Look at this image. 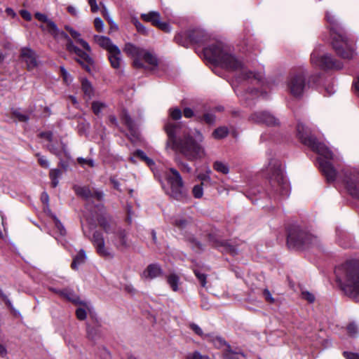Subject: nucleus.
Here are the masks:
<instances>
[{"mask_svg": "<svg viewBox=\"0 0 359 359\" xmlns=\"http://www.w3.org/2000/svg\"><path fill=\"white\" fill-rule=\"evenodd\" d=\"M77 162L83 167L88 165V167L93 168L95 166L94 161L92 158H84L82 157H79L77 158Z\"/></svg>", "mask_w": 359, "mask_h": 359, "instance_id": "37998d69", "label": "nucleus"}, {"mask_svg": "<svg viewBox=\"0 0 359 359\" xmlns=\"http://www.w3.org/2000/svg\"><path fill=\"white\" fill-rule=\"evenodd\" d=\"M98 223L107 233H114L116 231V224L109 217H101L98 219Z\"/></svg>", "mask_w": 359, "mask_h": 359, "instance_id": "4be33fe9", "label": "nucleus"}, {"mask_svg": "<svg viewBox=\"0 0 359 359\" xmlns=\"http://www.w3.org/2000/svg\"><path fill=\"white\" fill-rule=\"evenodd\" d=\"M36 156L39 157L38 158V161H39V165L44 168H49V162L48 161L46 158L45 156H41L39 153L36 154Z\"/></svg>", "mask_w": 359, "mask_h": 359, "instance_id": "5fc2aeb1", "label": "nucleus"}, {"mask_svg": "<svg viewBox=\"0 0 359 359\" xmlns=\"http://www.w3.org/2000/svg\"><path fill=\"white\" fill-rule=\"evenodd\" d=\"M62 297L67 299L69 302H72L76 304H78L79 302V298L76 296L74 292L69 289H63L62 292H61Z\"/></svg>", "mask_w": 359, "mask_h": 359, "instance_id": "c85d7f7f", "label": "nucleus"}, {"mask_svg": "<svg viewBox=\"0 0 359 359\" xmlns=\"http://www.w3.org/2000/svg\"><path fill=\"white\" fill-rule=\"evenodd\" d=\"M313 65L323 70L340 69L342 65L337 62L330 54L323 53L315 50L311 55Z\"/></svg>", "mask_w": 359, "mask_h": 359, "instance_id": "1a4fd4ad", "label": "nucleus"}, {"mask_svg": "<svg viewBox=\"0 0 359 359\" xmlns=\"http://www.w3.org/2000/svg\"><path fill=\"white\" fill-rule=\"evenodd\" d=\"M20 57L22 60L26 63L28 71H32L37 67L39 64L38 55L32 49L28 47L22 48Z\"/></svg>", "mask_w": 359, "mask_h": 359, "instance_id": "f3484780", "label": "nucleus"}, {"mask_svg": "<svg viewBox=\"0 0 359 359\" xmlns=\"http://www.w3.org/2000/svg\"><path fill=\"white\" fill-rule=\"evenodd\" d=\"M94 25L95 29L98 32H102L104 29V22L100 18H96L94 20Z\"/></svg>", "mask_w": 359, "mask_h": 359, "instance_id": "680f3d73", "label": "nucleus"}, {"mask_svg": "<svg viewBox=\"0 0 359 359\" xmlns=\"http://www.w3.org/2000/svg\"><path fill=\"white\" fill-rule=\"evenodd\" d=\"M212 342L214 344V345L217 347V348H221L224 345H227L228 346H229L226 342L222 338V337H215L213 339H212Z\"/></svg>", "mask_w": 359, "mask_h": 359, "instance_id": "13d9d810", "label": "nucleus"}, {"mask_svg": "<svg viewBox=\"0 0 359 359\" xmlns=\"http://www.w3.org/2000/svg\"><path fill=\"white\" fill-rule=\"evenodd\" d=\"M316 241V237L299 226H294L289 231L287 240V245L293 248L309 246Z\"/></svg>", "mask_w": 359, "mask_h": 359, "instance_id": "0eeeda50", "label": "nucleus"}, {"mask_svg": "<svg viewBox=\"0 0 359 359\" xmlns=\"http://www.w3.org/2000/svg\"><path fill=\"white\" fill-rule=\"evenodd\" d=\"M195 52L207 60L220 65L229 71L240 72L239 79H253L260 82L264 76L262 73L247 71L242 60L236 57L231 51L229 46H194Z\"/></svg>", "mask_w": 359, "mask_h": 359, "instance_id": "f257e3e1", "label": "nucleus"}, {"mask_svg": "<svg viewBox=\"0 0 359 359\" xmlns=\"http://www.w3.org/2000/svg\"><path fill=\"white\" fill-rule=\"evenodd\" d=\"M107 107V104L104 102L100 101H94L92 102V110L93 113L100 116L103 109Z\"/></svg>", "mask_w": 359, "mask_h": 359, "instance_id": "c9c22d12", "label": "nucleus"}, {"mask_svg": "<svg viewBox=\"0 0 359 359\" xmlns=\"http://www.w3.org/2000/svg\"><path fill=\"white\" fill-rule=\"evenodd\" d=\"M194 273L199 280L201 285L203 287H205L207 283L206 279H207V275L202 273L199 269H194Z\"/></svg>", "mask_w": 359, "mask_h": 359, "instance_id": "58836bf2", "label": "nucleus"}, {"mask_svg": "<svg viewBox=\"0 0 359 359\" xmlns=\"http://www.w3.org/2000/svg\"><path fill=\"white\" fill-rule=\"evenodd\" d=\"M169 114L173 120H179L182 117V111L179 108L170 109Z\"/></svg>", "mask_w": 359, "mask_h": 359, "instance_id": "8fccbe9b", "label": "nucleus"}, {"mask_svg": "<svg viewBox=\"0 0 359 359\" xmlns=\"http://www.w3.org/2000/svg\"><path fill=\"white\" fill-rule=\"evenodd\" d=\"M123 121L128 126V128L129 129L132 130L133 128V127H134L133 121L128 114L123 113Z\"/></svg>", "mask_w": 359, "mask_h": 359, "instance_id": "864d4df0", "label": "nucleus"}, {"mask_svg": "<svg viewBox=\"0 0 359 359\" xmlns=\"http://www.w3.org/2000/svg\"><path fill=\"white\" fill-rule=\"evenodd\" d=\"M163 275V269L158 264H150L143 271L142 278L145 279H154Z\"/></svg>", "mask_w": 359, "mask_h": 359, "instance_id": "aec40b11", "label": "nucleus"}, {"mask_svg": "<svg viewBox=\"0 0 359 359\" xmlns=\"http://www.w3.org/2000/svg\"><path fill=\"white\" fill-rule=\"evenodd\" d=\"M65 29L70 34L71 36L81 45H88L86 41L81 38V34L69 25L65 26Z\"/></svg>", "mask_w": 359, "mask_h": 359, "instance_id": "7c9ffc66", "label": "nucleus"}, {"mask_svg": "<svg viewBox=\"0 0 359 359\" xmlns=\"http://www.w3.org/2000/svg\"><path fill=\"white\" fill-rule=\"evenodd\" d=\"M229 130L226 127H219L215 129L212 133V136L215 139H222L227 136Z\"/></svg>", "mask_w": 359, "mask_h": 359, "instance_id": "4c0bfd02", "label": "nucleus"}, {"mask_svg": "<svg viewBox=\"0 0 359 359\" xmlns=\"http://www.w3.org/2000/svg\"><path fill=\"white\" fill-rule=\"evenodd\" d=\"M335 273L344 293L359 301V261H347L336 269Z\"/></svg>", "mask_w": 359, "mask_h": 359, "instance_id": "20e7f679", "label": "nucleus"}, {"mask_svg": "<svg viewBox=\"0 0 359 359\" xmlns=\"http://www.w3.org/2000/svg\"><path fill=\"white\" fill-rule=\"evenodd\" d=\"M114 233L111 242L117 250L125 252L130 247L131 242L128 232L123 229H118Z\"/></svg>", "mask_w": 359, "mask_h": 359, "instance_id": "ddd939ff", "label": "nucleus"}, {"mask_svg": "<svg viewBox=\"0 0 359 359\" xmlns=\"http://www.w3.org/2000/svg\"><path fill=\"white\" fill-rule=\"evenodd\" d=\"M142 20L150 22L152 25L165 32H170V26L168 22L161 21V14L157 11H150L147 13H142L140 15Z\"/></svg>", "mask_w": 359, "mask_h": 359, "instance_id": "2eb2a0df", "label": "nucleus"}, {"mask_svg": "<svg viewBox=\"0 0 359 359\" xmlns=\"http://www.w3.org/2000/svg\"><path fill=\"white\" fill-rule=\"evenodd\" d=\"M92 242L96 248L97 252L104 257H113L111 250L105 246V241L102 233L95 231L93 234Z\"/></svg>", "mask_w": 359, "mask_h": 359, "instance_id": "dca6fc26", "label": "nucleus"}, {"mask_svg": "<svg viewBox=\"0 0 359 359\" xmlns=\"http://www.w3.org/2000/svg\"><path fill=\"white\" fill-rule=\"evenodd\" d=\"M185 359H210L207 355H202L199 351H196L187 354Z\"/></svg>", "mask_w": 359, "mask_h": 359, "instance_id": "a19ab883", "label": "nucleus"}, {"mask_svg": "<svg viewBox=\"0 0 359 359\" xmlns=\"http://www.w3.org/2000/svg\"><path fill=\"white\" fill-rule=\"evenodd\" d=\"M263 297L267 302L270 304L275 303V299L272 297L271 293L268 289H264L263 290Z\"/></svg>", "mask_w": 359, "mask_h": 359, "instance_id": "6e6d98bb", "label": "nucleus"}, {"mask_svg": "<svg viewBox=\"0 0 359 359\" xmlns=\"http://www.w3.org/2000/svg\"><path fill=\"white\" fill-rule=\"evenodd\" d=\"M74 189L78 196L83 197L85 199H90L93 196L92 192L87 187L74 186Z\"/></svg>", "mask_w": 359, "mask_h": 359, "instance_id": "c756f323", "label": "nucleus"}, {"mask_svg": "<svg viewBox=\"0 0 359 359\" xmlns=\"http://www.w3.org/2000/svg\"><path fill=\"white\" fill-rule=\"evenodd\" d=\"M55 226L60 236H65L66 235V230L65 227L57 218H55Z\"/></svg>", "mask_w": 359, "mask_h": 359, "instance_id": "09e8293b", "label": "nucleus"}, {"mask_svg": "<svg viewBox=\"0 0 359 359\" xmlns=\"http://www.w3.org/2000/svg\"><path fill=\"white\" fill-rule=\"evenodd\" d=\"M204 36L203 32L198 29L189 30L188 33V37L191 43H201L203 41Z\"/></svg>", "mask_w": 359, "mask_h": 359, "instance_id": "cd10ccee", "label": "nucleus"}, {"mask_svg": "<svg viewBox=\"0 0 359 359\" xmlns=\"http://www.w3.org/2000/svg\"><path fill=\"white\" fill-rule=\"evenodd\" d=\"M108 52V57L111 66L118 69L121 63V53L118 46H104Z\"/></svg>", "mask_w": 359, "mask_h": 359, "instance_id": "6ab92c4d", "label": "nucleus"}, {"mask_svg": "<svg viewBox=\"0 0 359 359\" xmlns=\"http://www.w3.org/2000/svg\"><path fill=\"white\" fill-rule=\"evenodd\" d=\"M48 32L55 38H63L67 39L68 41H69V45H72V42L71 41L69 36L65 32L60 30L54 22H49Z\"/></svg>", "mask_w": 359, "mask_h": 359, "instance_id": "b1692460", "label": "nucleus"}, {"mask_svg": "<svg viewBox=\"0 0 359 359\" xmlns=\"http://www.w3.org/2000/svg\"><path fill=\"white\" fill-rule=\"evenodd\" d=\"M165 180L169 185L166 191L168 195L171 198L183 201L188 198V192L184 187L182 177L180 172L174 168H170L165 172Z\"/></svg>", "mask_w": 359, "mask_h": 359, "instance_id": "423d86ee", "label": "nucleus"}, {"mask_svg": "<svg viewBox=\"0 0 359 359\" xmlns=\"http://www.w3.org/2000/svg\"><path fill=\"white\" fill-rule=\"evenodd\" d=\"M192 193L196 198H201L203 194V189L201 184L195 185L193 187Z\"/></svg>", "mask_w": 359, "mask_h": 359, "instance_id": "c03bdc74", "label": "nucleus"}, {"mask_svg": "<svg viewBox=\"0 0 359 359\" xmlns=\"http://www.w3.org/2000/svg\"><path fill=\"white\" fill-rule=\"evenodd\" d=\"M87 334L88 337L90 339H94L95 336L97 335V330L93 327H91L88 324H87Z\"/></svg>", "mask_w": 359, "mask_h": 359, "instance_id": "69168bd1", "label": "nucleus"}, {"mask_svg": "<svg viewBox=\"0 0 359 359\" xmlns=\"http://www.w3.org/2000/svg\"><path fill=\"white\" fill-rule=\"evenodd\" d=\"M189 327L198 336L201 337H208L209 334H204L202 329L196 324L191 323L189 325Z\"/></svg>", "mask_w": 359, "mask_h": 359, "instance_id": "de8ad7c7", "label": "nucleus"}, {"mask_svg": "<svg viewBox=\"0 0 359 359\" xmlns=\"http://www.w3.org/2000/svg\"><path fill=\"white\" fill-rule=\"evenodd\" d=\"M326 20L330 24V35L333 41V44L350 43L349 39L346 34L337 28V23L334 16L331 15L329 13H326Z\"/></svg>", "mask_w": 359, "mask_h": 359, "instance_id": "f8f14e48", "label": "nucleus"}, {"mask_svg": "<svg viewBox=\"0 0 359 359\" xmlns=\"http://www.w3.org/2000/svg\"><path fill=\"white\" fill-rule=\"evenodd\" d=\"M302 297L309 303H313L315 301L314 295L308 291H303L302 292Z\"/></svg>", "mask_w": 359, "mask_h": 359, "instance_id": "4d7b16f0", "label": "nucleus"}, {"mask_svg": "<svg viewBox=\"0 0 359 359\" xmlns=\"http://www.w3.org/2000/svg\"><path fill=\"white\" fill-rule=\"evenodd\" d=\"M346 186L348 193L359 199V172H351L346 177Z\"/></svg>", "mask_w": 359, "mask_h": 359, "instance_id": "a211bd4d", "label": "nucleus"}, {"mask_svg": "<svg viewBox=\"0 0 359 359\" xmlns=\"http://www.w3.org/2000/svg\"><path fill=\"white\" fill-rule=\"evenodd\" d=\"M13 115L20 121L26 122L29 120V116L25 114H22L20 111H15L13 112Z\"/></svg>", "mask_w": 359, "mask_h": 359, "instance_id": "e2e57ef3", "label": "nucleus"}, {"mask_svg": "<svg viewBox=\"0 0 359 359\" xmlns=\"http://www.w3.org/2000/svg\"><path fill=\"white\" fill-rule=\"evenodd\" d=\"M174 161L182 172L187 173H190L191 172L192 169L189 165L184 163L180 157L175 156Z\"/></svg>", "mask_w": 359, "mask_h": 359, "instance_id": "e433bc0d", "label": "nucleus"}, {"mask_svg": "<svg viewBox=\"0 0 359 359\" xmlns=\"http://www.w3.org/2000/svg\"><path fill=\"white\" fill-rule=\"evenodd\" d=\"M60 72H61V74L62 76L64 81L66 83H69L72 81V80L70 74L62 67H60Z\"/></svg>", "mask_w": 359, "mask_h": 359, "instance_id": "bf43d9fd", "label": "nucleus"}, {"mask_svg": "<svg viewBox=\"0 0 359 359\" xmlns=\"http://www.w3.org/2000/svg\"><path fill=\"white\" fill-rule=\"evenodd\" d=\"M81 88L84 95L88 97V99H90L93 95V88L91 83L87 79H83L82 81Z\"/></svg>", "mask_w": 359, "mask_h": 359, "instance_id": "473e14b6", "label": "nucleus"}, {"mask_svg": "<svg viewBox=\"0 0 359 359\" xmlns=\"http://www.w3.org/2000/svg\"><path fill=\"white\" fill-rule=\"evenodd\" d=\"M167 283L172 288L174 292H177L179 290V285L180 283V276L175 273H171L166 277Z\"/></svg>", "mask_w": 359, "mask_h": 359, "instance_id": "bb28decb", "label": "nucleus"}, {"mask_svg": "<svg viewBox=\"0 0 359 359\" xmlns=\"http://www.w3.org/2000/svg\"><path fill=\"white\" fill-rule=\"evenodd\" d=\"M347 331L350 335L355 337L358 332V327L355 324L351 323L347 327Z\"/></svg>", "mask_w": 359, "mask_h": 359, "instance_id": "052dcab7", "label": "nucleus"}, {"mask_svg": "<svg viewBox=\"0 0 359 359\" xmlns=\"http://www.w3.org/2000/svg\"><path fill=\"white\" fill-rule=\"evenodd\" d=\"M249 120L253 123L265 124L267 126L279 125L278 119L268 111L255 112L250 116Z\"/></svg>", "mask_w": 359, "mask_h": 359, "instance_id": "4468645a", "label": "nucleus"}, {"mask_svg": "<svg viewBox=\"0 0 359 359\" xmlns=\"http://www.w3.org/2000/svg\"><path fill=\"white\" fill-rule=\"evenodd\" d=\"M125 51L128 55L134 58L133 64L136 67H142V60L149 65L151 69L156 68L158 65V60L156 56L149 52L144 51L140 46H126Z\"/></svg>", "mask_w": 359, "mask_h": 359, "instance_id": "6e6552de", "label": "nucleus"}, {"mask_svg": "<svg viewBox=\"0 0 359 359\" xmlns=\"http://www.w3.org/2000/svg\"><path fill=\"white\" fill-rule=\"evenodd\" d=\"M343 355L346 359H359V355L358 353L344 351Z\"/></svg>", "mask_w": 359, "mask_h": 359, "instance_id": "774afa93", "label": "nucleus"}, {"mask_svg": "<svg viewBox=\"0 0 359 359\" xmlns=\"http://www.w3.org/2000/svg\"><path fill=\"white\" fill-rule=\"evenodd\" d=\"M70 53L77 55L76 60L88 72L90 70V65L93 64V59L89 55L90 46H67Z\"/></svg>", "mask_w": 359, "mask_h": 359, "instance_id": "9b49d317", "label": "nucleus"}, {"mask_svg": "<svg viewBox=\"0 0 359 359\" xmlns=\"http://www.w3.org/2000/svg\"><path fill=\"white\" fill-rule=\"evenodd\" d=\"M49 175L51 180L52 187H56L59 183L58 178L62 175V170L60 169L50 170Z\"/></svg>", "mask_w": 359, "mask_h": 359, "instance_id": "72a5a7b5", "label": "nucleus"}, {"mask_svg": "<svg viewBox=\"0 0 359 359\" xmlns=\"http://www.w3.org/2000/svg\"><path fill=\"white\" fill-rule=\"evenodd\" d=\"M87 256L83 250H80L77 255L73 258L71 267L74 270L78 269L79 266L84 264L86 261Z\"/></svg>", "mask_w": 359, "mask_h": 359, "instance_id": "393cba45", "label": "nucleus"}, {"mask_svg": "<svg viewBox=\"0 0 359 359\" xmlns=\"http://www.w3.org/2000/svg\"><path fill=\"white\" fill-rule=\"evenodd\" d=\"M94 42L97 45H112L108 37L95 35L94 36Z\"/></svg>", "mask_w": 359, "mask_h": 359, "instance_id": "79ce46f5", "label": "nucleus"}, {"mask_svg": "<svg viewBox=\"0 0 359 359\" xmlns=\"http://www.w3.org/2000/svg\"><path fill=\"white\" fill-rule=\"evenodd\" d=\"M335 52L344 59H351L355 54L352 46H335Z\"/></svg>", "mask_w": 359, "mask_h": 359, "instance_id": "5701e85b", "label": "nucleus"}, {"mask_svg": "<svg viewBox=\"0 0 359 359\" xmlns=\"http://www.w3.org/2000/svg\"><path fill=\"white\" fill-rule=\"evenodd\" d=\"M297 130L301 142L320 155L318 161L320 168L327 181L328 182H334L337 177V171L332 163L327 161L334 158L332 151L325 144L318 142L303 123H299L297 124Z\"/></svg>", "mask_w": 359, "mask_h": 359, "instance_id": "7ed1b4c3", "label": "nucleus"}, {"mask_svg": "<svg viewBox=\"0 0 359 359\" xmlns=\"http://www.w3.org/2000/svg\"><path fill=\"white\" fill-rule=\"evenodd\" d=\"M133 22L139 32L144 34L147 33V30L145 27L137 19L134 18L133 20Z\"/></svg>", "mask_w": 359, "mask_h": 359, "instance_id": "3c124183", "label": "nucleus"}, {"mask_svg": "<svg viewBox=\"0 0 359 359\" xmlns=\"http://www.w3.org/2000/svg\"><path fill=\"white\" fill-rule=\"evenodd\" d=\"M193 223V219L190 217H179L175 219L173 224L180 229H185L188 228L190 225H191Z\"/></svg>", "mask_w": 359, "mask_h": 359, "instance_id": "a878e982", "label": "nucleus"}, {"mask_svg": "<svg viewBox=\"0 0 359 359\" xmlns=\"http://www.w3.org/2000/svg\"><path fill=\"white\" fill-rule=\"evenodd\" d=\"M39 137L50 142L53 140V133L51 131L41 132L39 134Z\"/></svg>", "mask_w": 359, "mask_h": 359, "instance_id": "0e129e2a", "label": "nucleus"}, {"mask_svg": "<svg viewBox=\"0 0 359 359\" xmlns=\"http://www.w3.org/2000/svg\"><path fill=\"white\" fill-rule=\"evenodd\" d=\"M196 119L197 121H199V122L204 121L208 124H212L215 121V116L212 114L206 113V114H203V116L196 115Z\"/></svg>", "mask_w": 359, "mask_h": 359, "instance_id": "f704fd0d", "label": "nucleus"}, {"mask_svg": "<svg viewBox=\"0 0 359 359\" xmlns=\"http://www.w3.org/2000/svg\"><path fill=\"white\" fill-rule=\"evenodd\" d=\"M76 318L79 320H85L86 318V317H87V312H86V309H84L83 307L78 308L76 310Z\"/></svg>", "mask_w": 359, "mask_h": 359, "instance_id": "603ef678", "label": "nucleus"}, {"mask_svg": "<svg viewBox=\"0 0 359 359\" xmlns=\"http://www.w3.org/2000/svg\"><path fill=\"white\" fill-rule=\"evenodd\" d=\"M183 114H184V117H186L187 118H191L193 116L196 117V116L197 115V114H195L194 111L189 107H186L184 109Z\"/></svg>", "mask_w": 359, "mask_h": 359, "instance_id": "338daca9", "label": "nucleus"}, {"mask_svg": "<svg viewBox=\"0 0 359 359\" xmlns=\"http://www.w3.org/2000/svg\"><path fill=\"white\" fill-rule=\"evenodd\" d=\"M210 241L215 248L221 249V250L232 255L237 254L236 248L226 241L215 239L212 236H210Z\"/></svg>", "mask_w": 359, "mask_h": 359, "instance_id": "412c9836", "label": "nucleus"}, {"mask_svg": "<svg viewBox=\"0 0 359 359\" xmlns=\"http://www.w3.org/2000/svg\"><path fill=\"white\" fill-rule=\"evenodd\" d=\"M34 16L38 20L46 23V29L48 31L49 30V22H53V21L48 19V17L45 14H43L41 13H36Z\"/></svg>", "mask_w": 359, "mask_h": 359, "instance_id": "a18cd8bd", "label": "nucleus"}, {"mask_svg": "<svg viewBox=\"0 0 359 359\" xmlns=\"http://www.w3.org/2000/svg\"><path fill=\"white\" fill-rule=\"evenodd\" d=\"M266 172L271 191L283 197L287 196L290 193V186L284 175L280 161L277 159H271L266 168Z\"/></svg>", "mask_w": 359, "mask_h": 359, "instance_id": "39448f33", "label": "nucleus"}, {"mask_svg": "<svg viewBox=\"0 0 359 359\" xmlns=\"http://www.w3.org/2000/svg\"><path fill=\"white\" fill-rule=\"evenodd\" d=\"M180 126L178 123L167 122L164 126V130L168 135L166 149H172L179 152L188 161H193L201 159L205 156V149L199 144L203 137L200 132H197L198 140H196L189 134L184 135L182 137H177Z\"/></svg>", "mask_w": 359, "mask_h": 359, "instance_id": "f03ea898", "label": "nucleus"}, {"mask_svg": "<svg viewBox=\"0 0 359 359\" xmlns=\"http://www.w3.org/2000/svg\"><path fill=\"white\" fill-rule=\"evenodd\" d=\"M134 156L137 157V158H140L141 160L145 161L148 165H151L154 164V161L151 159H150L149 158H148L146 154L144 151H142V150H137L134 153Z\"/></svg>", "mask_w": 359, "mask_h": 359, "instance_id": "ea45409f", "label": "nucleus"}, {"mask_svg": "<svg viewBox=\"0 0 359 359\" xmlns=\"http://www.w3.org/2000/svg\"><path fill=\"white\" fill-rule=\"evenodd\" d=\"M213 168L218 172H221L222 174L226 175L229 172V165L220 161H216L213 163Z\"/></svg>", "mask_w": 359, "mask_h": 359, "instance_id": "2f4dec72", "label": "nucleus"}, {"mask_svg": "<svg viewBox=\"0 0 359 359\" xmlns=\"http://www.w3.org/2000/svg\"><path fill=\"white\" fill-rule=\"evenodd\" d=\"M306 72L304 69H300L290 74L287 81V87L290 93L294 97H300L304 92L306 85L305 76Z\"/></svg>", "mask_w": 359, "mask_h": 359, "instance_id": "9d476101", "label": "nucleus"}, {"mask_svg": "<svg viewBox=\"0 0 359 359\" xmlns=\"http://www.w3.org/2000/svg\"><path fill=\"white\" fill-rule=\"evenodd\" d=\"M189 241L191 248L195 251L200 252L203 250V248L202 244L195 238H190Z\"/></svg>", "mask_w": 359, "mask_h": 359, "instance_id": "49530a36", "label": "nucleus"}]
</instances>
